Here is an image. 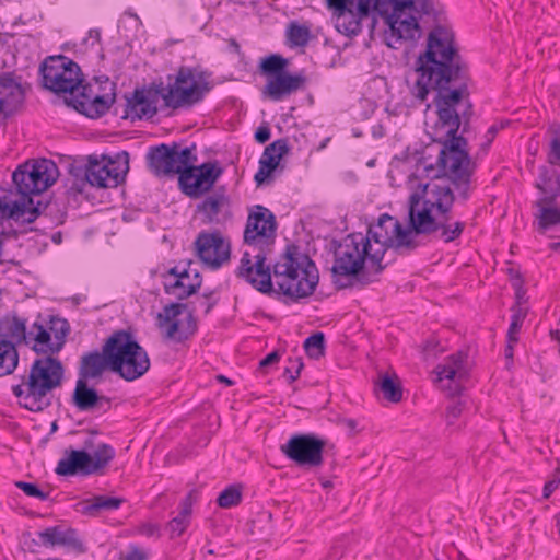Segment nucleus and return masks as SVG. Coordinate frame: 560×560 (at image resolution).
Listing matches in <instances>:
<instances>
[{"label":"nucleus","instance_id":"39448f33","mask_svg":"<svg viewBox=\"0 0 560 560\" xmlns=\"http://www.w3.org/2000/svg\"><path fill=\"white\" fill-rule=\"evenodd\" d=\"M58 175V167L51 160L42 159L20 165L13 172L12 179L21 200L13 203L9 217L22 223H32L40 217L42 202L35 203L32 196H39L47 190L57 180Z\"/></svg>","mask_w":560,"mask_h":560},{"label":"nucleus","instance_id":"bf43d9fd","mask_svg":"<svg viewBox=\"0 0 560 560\" xmlns=\"http://www.w3.org/2000/svg\"><path fill=\"white\" fill-rule=\"evenodd\" d=\"M517 341H511L508 339V346L505 348V357L511 359L513 357V345Z\"/></svg>","mask_w":560,"mask_h":560},{"label":"nucleus","instance_id":"4d7b16f0","mask_svg":"<svg viewBox=\"0 0 560 560\" xmlns=\"http://www.w3.org/2000/svg\"><path fill=\"white\" fill-rule=\"evenodd\" d=\"M215 301L211 300V294H205L203 300L200 302L201 307L203 308L205 314H209L213 308Z\"/></svg>","mask_w":560,"mask_h":560},{"label":"nucleus","instance_id":"ea45409f","mask_svg":"<svg viewBox=\"0 0 560 560\" xmlns=\"http://www.w3.org/2000/svg\"><path fill=\"white\" fill-rule=\"evenodd\" d=\"M527 311L526 308L522 307L520 304H516L512 307V317H511V324L508 330V339L511 341H517L518 340V332L521 330V327L526 318Z\"/></svg>","mask_w":560,"mask_h":560},{"label":"nucleus","instance_id":"e2e57ef3","mask_svg":"<svg viewBox=\"0 0 560 560\" xmlns=\"http://www.w3.org/2000/svg\"><path fill=\"white\" fill-rule=\"evenodd\" d=\"M549 248H550L551 250H558V249H560V242H552V243H550V244H549Z\"/></svg>","mask_w":560,"mask_h":560},{"label":"nucleus","instance_id":"bb28decb","mask_svg":"<svg viewBox=\"0 0 560 560\" xmlns=\"http://www.w3.org/2000/svg\"><path fill=\"white\" fill-rule=\"evenodd\" d=\"M25 98L21 77L14 72L0 74V114L12 115L19 110Z\"/></svg>","mask_w":560,"mask_h":560},{"label":"nucleus","instance_id":"20e7f679","mask_svg":"<svg viewBox=\"0 0 560 560\" xmlns=\"http://www.w3.org/2000/svg\"><path fill=\"white\" fill-rule=\"evenodd\" d=\"M372 242L362 233H351L342 238L335 252L331 271L334 283L342 289L352 284V279L368 284L376 280L385 265L380 257H372Z\"/></svg>","mask_w":560,"mask_h":560},{"label":"nucleus","instance_id":"5fc2aeb1","mask_svg":"<svg viewBox=\"0 0 560 560\" xmlns=\"http://www.w3.org/2000/svg\"><path fill=\"white\" fill-rule=\"evenodd\" d=\"M147 553L137 548V547H133L126 556L125 560H147Z\"/></svg>","mask_w":560,"mask_h":560},{"label":"nucleus","instance_id":"2eb2a0df","mask_svg":"<svg viewBox=\"0 0 560 560\" xmlns=\"http://www.w3.org/2000/svg\"><path fill=\"white\" fill-rule=\"evenodd\" d=\"M69 332L70 326L66 319L51 316L46 325L34 323L26 330L24 343L37 353L52 357L62 349Z\"/></svg>","mask_w":560,"mask_h":560},{"label":"nucleus","instance_id":"0e129e2a","mask_svg":"<svg viewBox=\"0 0 560 560\" xmlns=\"http://www.w3.org/2000/svg\"><path fill=\"white\" fill-rule=\"evenodd\" d=\"M375 25H376V19H375V18H372V20H371V25H370V26H371V32H373V31H374Z\"/></svg>","mask_w":560,"mask_h":560},{"label":"nucleus","instance_id":"a19ab883","mask_svg":"<svg viewBox=\"0 0 560 560\" xmlns=\"http://www.w3.org/2000/svg\"><path fill=\"white\" fill-rule=\"evenodd\" d=\"M304 349L310 358L319 359L325 351V336L323 332H315L304 341Z\"/></svg>","mask_w":560,"mask_h":560},{"label":"nucleus","instance_id":"b1692460","mask_svg":"<svg viewBox=\"0 0 560 560\" xmlns=\"http://www.w3.org/2000/svg\"><path fill=\"white\" fill-rule=\"evenodd\" d=\"M222 173L218 162H206L182 172L178 182L187 196L196 198L209 191Z\"/></svg>","mask_w":560,"mask_h":560},{"label":"nucleus","instance_id":"ddd939ff","mask_svg":"<svg viewBox=\"0 0 560 560\" xmlns=\"http://www.w3.org/2000/svg\"><path fill=\"white\" fill-rule=\"evenodd\" d=\"M115 451L108 444H100L93 453L85 450L66 451L55 469L59 476L93 475L103 470L114 458Z\"/></svg>","mask_w":560,"mask_h":560},{"label":"nucleus","instance_id":"dca6fc26","mask_svg":"<svg viewBox=\"0 0 560 560\" xmlns=\"http://www.w3.org/2000/svg\"><path fill=\"white\" fill-rule=\"evenodd\" d=\"M115 84L106 80L104 85L100 83L83 84L77 90L75 95H70L68 103L81 114L90 118H98L106 114L115 102Z\"/></svg>","mask_w":560,"mask_h":560},{"label":"nucleus","instance_id":"c85d7f7f","mask_svg":"<svg viewBox=\"0 0 560 560\" xmlns=\"http://www.w3.org/2000/svg\"><path fill=\"white\" fill-rule=\"evenodd\" d=\"M197 209L206 224H222L231 218L230 200L223 192L207 196Z\"/></svg>","mask_w":560,"mask_h":560},{"label":"nucleus","instance_id":"13d9d810","mask_svg":"<svg viewBox=\"0 0 560 560\" xmlns=\"http://www.w3.org/2000/svg\"><path fill=\"white\" fill-rule=\"evenodd\" d=\"M438 346H439V342H438V341H435V340H433V339H432V340H428V341L424 343V346H423V352H424V354H425V355H431V354L435 355L434 350H435V348H436Z\"/></svg>","mask_w":560,"mask_h":560},{"label":"nucleus","instance_id":"58836bf2","mask_svg":"<svg viewBox=\"0 0 560 560\" xmlns=\"http://www.w3.org/2000/svg\"><path fill=\"white\" fill-rule=\"evenodd\" d=\"M285 35L289 47H305L311 39V30L306 25L291 22L287 27Z\"/></svg>","mask_w":560,"mask_h":560},{"label":"nucleus","instance_id":"393cba45","mask_svg":"<svg viewBox=\"0 0 560 560\" xmlns=\"http://www.w3.org/2000/svg\"><path fill=\"white\" fill-rule=\"evenodd\" d=\"M195 247L199 258L212 269H218L230 259V242L219 231L200 232Z\"/></svg>","mask_w":560,"mask_h":560},{"label":"nucleus","instance_id":"de8ad7c7","mask_svg":"<svg viewBox=\"0 0 560 560\" xmlns=\"http://www.w3.org/2000/svg\"><path fill=\"white\" fill-rule=\"evenodd\" d=\"M464 411V402L462 400L454 401L446 409V422L453 425Z\"/></svg>","mask_w":560,"mask_h":560},{"label":"nucleus","instance_id":"c756f323","mask_svg":"<svg viewBox=\"0 0 560 560\" xmlns=\"http://www.w3.org/2000/svg\"><path fill=\"white\" fill-rule=\"evenodd\" d=\"M289 151L288 140L278 139L267 145L259 160V168L255 174V182L258 186L262 185L278 167L282 156Z\"/></svg>","mask_w":560,"mask_h":560},{"label":"nucleus","instance_id":"412c9836","mask_svg":"<svg viewBox=\"0 0 560 560\" xmlns=\"http://www.w3.org/2000/svg\"><path fill=\"white\" fill-rule=\"evenodd\" d=\"M468 355L464 351H457L446 357L443 363L435 370L434 383L448 396L459 395L463 390V382L468 376Z\"/></svg>","mask_w":560,"mask_h":560},{"label":"nucleus","instance_id":"f03ea898","mask_svg":"<svg viewBox=\"0 0 560 560\" xmlns=\"http://www.w3.org/2000/svg\"><path fill=\"white\" fill-rule=\"evenodd\" d=\"M209 74L189 67H180L175 75L167 77V83L160 82L148 89L135 90L127 98L126 117L131 119L151 118L158 112V101L161 98L167 108L189 109L203 101L211 91Z\"/></svg>","mask_w":560,"mask_h":560},{"label":"nucleus","instance_id":"09e8293b","mask_svg":"<svg viewBox=\"0 0 560 560\" xmlns=\"http://www.w3.org/2000/svg\"><path fill=\"white\" fill-rule=\"evenodd\" d=\"M511 124L510 120L505 119V120H500V121H495L494 124H492L488 131H487V142L485 144H482V147H489L491 144V142L493 141V139L495 138L497 133L504 129L505 127H508L509 125Z\"/></svg>","mask_w":560,"mask_h":560},{"label":"nucleus","instance_id":"3c124183","mask_svg":"<svg viewBox=\"0 0 560 560\" xmlns=\"http://www.w3.org/2000/svg\"><path fill=\"white\" fill-rule=\"evenodd\" d=\"M560 486V468H557L552 478L544 486V499H548L551 493Z\"/></svg>","mask_w":560,"mask_h":560},{"label":"nucleus","instance_id":"8fccbe9b","mask_svg":"<svg viewBox=\"0 0 560 560\" xmlns=\"http://www.w3.org/2000/svg\"><path fill=\"white\" fill-rule=\"evenodd\" d=\"M197 501V491L191 490L188 492L186 498L180 503V512L179 514L185 515L190 518L192 504Z\"/></svg>","mask_w":560,"mask_h":560},{"label":"nucleus","instance_id":"a18cd8bd","mask_svg":"<svg viewBox=\"0 0 560 560\" xmlns=\"http://www.w3.org/2000/svg\"><path fill=\"white\" fill-rule=\"evenodd\" d=\"M189 517L178 513L177 516L173 517L168 523V529L172 536H180L189 524Z\"/></svg>","mask_w":560,"mask_h":560},{"label":"nucleus","instance_id":"e433bc0d","mask_svg":"<svg viewBox=\"0 0 560 560\" xmlns=\"http://www.w3.org/2000/svg\"><path fill=\"white\" fill-rule=\"evenodd\" d=\"M19 351L10 341L0 340V377L11 375L18 368Z\"/></svg>","mask_w":560,"mask_h":560},{"label":"nucleus","instance_id":"a211bd4d","mask_svg":"<svg viewBox=\"0 0 560 560\" xmlns=\"http://www.w3.org/2000/svg\"><path fill=\"white\" fill-rule=\"evenodd\" d=\"M276 233V215L268 208L261 205L249 208L243 235L247 247L272 249Z\"/></svg>","mask_w":560,"mask_h":560},{"label":"nucleus","instance_id":"37998d69","mask_svg":"<svg viewBox=\"0 0 560 560\" xmlns=\"http://www.w3.org/2000/svg\"><path fill=\"white\" fill-rule=\"evenodd\" d=\"M242 501V492L237 487L230 486L224 489L218 497V505L223 509L236 506Z\"/></svg>","mask_w":560,"mask_h":560},{"label":"nucleus","instance_id":"0eeeda50","mask_svg":"<svg viewBox=\"0 0 560 560\" xmlns=\"http://www.w3.org/2000/svg\"><path fill=\"white\" fill-rule=\"evenodd\" d=\"M62 363L54 357L35 359L20 383L12 386L18 404L33 412L45 410L51 405V392L63 378Z\"/></svg>","mask_w":560,"mask_h":560},{"label":"nucleus","instance_id":"f257e3e1","mask_svg":"<svg viewBox=\"0 0 560 560\" xmlns=\"http://www.w3.org/2000/svg\"><path fill=\"white\" fill-rule=\"evenodd\" d=\"M467 67L455 45L452 30L438 25L428 35L427 48L415 63L408 79L410 94L420 103L435 92L436 119L427 122L432 140L443 144L438 164L450 178L457 196L467 200L472 190L475 165L467 151V141L457 136L460 126L456 106L466 92Z\"/></svg>","mask_w":560,"mask_h":560},{"label":"nucleus","instance_id":"f3484780","mask_svg":"<svg viewBox=\"0 0 560 560\" xmlns=\"http://www.w3.org/2000/svg\"><path fill=\"white\" fill-rule=\"evenodd\" d=\"M271 252L272 249L247 247L235 271L240 279L248 282L261 293L273 291L272 269L270 264H266L267 256Z\"/></svg>","mask_w":560,"mask_h":560},{"label":"nucleus","instance_id":"a878e982","mask_svg":"<svg viewBox=\"0 0 560 560\" xmlns=\"http://www.w3.org/2000/svg\"><path fill=\"white\" fill-rule=\"evenodd\" d=\"M109 337L102 346V350L85 352L79 363V377L89 381H100L107 371L113 372Z\"/></svg>","mask_w":560,"mask_h":560},{"label":"nucleus","instance_id":"680f3d73","mask_svg":"<svg viewBox=\"0 0 560 560\" xmlns=\"http://www.w3.org/2000/svg\"><path fill=\"white\" fill-rule=\"evenodd\" d=\"M217 378L221 383H224L226 385H232V381L224 375H218Z\"/></svg>","mask_w":560,"mask_h":560},{"label":"nucleus","instance_id":"473e14b6","mask_svg":"<svg viewBox=\"0 0 560 560\" xmlns=\"http://www.w3.org/2000/svg\"><path fill=\"white\" fill-rule=\"evenodd\" d=\"M89 380L79 377L73 392V402L82 411L93 408L109 406L110 400L105 396H98L96 390L88 385Z\"/></svg>","mask_w":560,"mask_h":560},{"label":"nucleus","instance_id":"79ce46f5","mask_svg":"<svg viewBox=\"0 0 560 560\" xmlns=\"http://www.w3.org/2000/svg\"><path fill=\"white\" fill-rule=\"evenodd\" d=\"M172 147L174 149V155L175 159L179 162L177 164L179 165V171L186 172V170L194 167L192 162L196 161V155H194L192 151L196 149V145L194 144L190 148H185L183 150H179V145L176 142L172 143Z\"/></svg>","mask_w":560,"mask_h":560},{"label":"nucleus","instance_id":"1a4fd4ad","mask_svg":"<svg viewBox=\"0 0 560 560\" xmlns=\"http://www.w3.org/2000/svg\"><path fill=\"white\" fill-rule=\"evenodd\" d=\"M372 242V257L384 259L387 248H394L399 254H409L420 243L415 226L405 228L398 219L384 213L377 223L369 226L365 235Z\"/></svg>","mask_w":560,"mask_h":560},{"label":"nucleus","instance_id":"cd10ccee","mask_svg":"<svg viewBox=\"0 0 560 560\" xmlns=\"http://www.w3.org/2000/svg\"><path fill=\"white\" fill-rule=\"evenodd\" d=\"M147 162L155 176H174L176 174L180 176L178 161L175 159L172 145L162 143L151 147L147 153Z\"/></svg>","mask_w":560,"mask_h":560},{"label":"nucleus","instance_id":"603ef678","mask_svg":"<svg viewBox=\"0 0 560 560\" xmlns=\"http://www.w3.org/2000/svg\"><path fill=\"white\" fill-rule=\"evenodd\" d=\"M302 368L303 363L300 359L292 361V366L285 368L283 375L289 383H293L300 376Z\"/></svg>","mask_w":560,"mask_h":560},{"label":"nucleus","instance_id":"f8f14e48","mask_svg":"<svg viewBox=\"0 0 560 560\" xmlns=\"http://www.w3.org/2000/svg\"><path fill=\"white\" fill-rule=\"evenodd\" d=\"M40 73L44 86L57 94L74 96L83 81L78 63L62 55L47 57L40 66Z\"/></svg>","mask_w":560,"mask_h":560},{"label":"nucleus","instance_id":"6e6d98bb","mask_svg":"<svg viewBox=\"0 0 560 560\" xmlns=\"http://www.w3.org/2000/svg\"><path fill=\"white\" fill-rule=\"evenodd\" d=\"M279 359H280V357H279L278 352L273 351V352L269 353L268 355H266V357L260 361L259 366H260L261 369H264V368H266V366H268V365H271V364H273V363L278 362V361H279Z\"/></svg>","mask_w":560,"mask_h":560},{"label":"nucleus","instance_id":"69168bd1","mask_svg":"<svg viewBox=\"0 0 560 560\" xmlns=\"http://www.w3.org/2000/svg\"><path fill=\"white\" fill-rule=\"evenodd\" d=\"M95 35H96V38L98 39L100 38V33L96 32Z\"/></svg>","mask_w":560,"mask_h":560},{"label":"nucleus","instance_id":"49530a36","mask_svg":"<svg viewBox=\"0 0 560 560\" xmlns=\"http://www.w3.org/2000/svg\"><path fill=\"white\" fill-rule=\"evenodd\" d=\"M548 162L560 166V130L556 132L555 137L550 141Z\"/></svg>","mask_w":560,"mask_h":560},{"label":"nucleus","instance_id":"4468645a","mask_svg":"<svg viewBox=\"0 0 560 560\" xmlns=\"http://www.w3.org/2000/svg\"><path fill=\"white\" fill-rule=\"evenodd\" d=\"M129 171V154L126 151L115 156L102 155L89 159L85 167L86 182L97 188H114L125 180Z\"/></svg>","mask_w":560,"mask_h":560},{"label":"nucleus","instance_id":"7ed1b4c3","mask_svg":"<svg viewBox=\"0 0 560 560\" xmlns=\"http://www.w3.org/2000/svg\"><path fill=\"white\" fill-rule=\"evenodd\" d=\"M455 201L453 189L447 184H420L408 199L409 223L417 236L434 235L444 243L456 241L463 234L466 223L454 220L452 208Z\"/></svg>","mask_w":560,"mask_h":560},{"label":"nucleus","instance_id":"9b49d317","mask_svg":"<svg viewBox=\"0 0 560 560\" xmlns=\"http://www.w3.org/2000/svg\"><path fill=\"white\" fill-rule=\"evenodd\" d=\"M288 59L277 54L260 60L259 73L268 78L262 89L266 98L278 102L304 88L306 78L288 72Z\"/></svg>","mask_w":560,"mask_h":560},{"label":"nucleus","instance_id":"6ab92c4d","mask_svg":"<svg viewBox=\"0 0 560 560\" xmlns=\"http://www.w3.org/2000/svg\"><path fill=\"white\" fill-rule=\"evenodd\" d=\"M334 10L335 27L348 37L357 36L362 30V20L368 19L372 0H326Z\"/></svg>","mask_w":560,"mask_h":560},{"label":"nucleus","instance_id":"6e6552de","mask_svg":"<svg viewBox=\"0 0 560 560\" xmlns=\"http://www.w3.org/2000/svg\"><path fill=\"white\" fill-rule=\"evenodd\" d=\"M373 9L384 19L388 30L385 42L388 47L398 49L404 40L419 38V19L434 11L431 0H372Z\"/></svg>","mask_w":560,"mask_h":560},{"label":"nucleus","instance_id":"5701e85b","mask_svg":"<svg viewBox=\"0 0 560 560\" xmlns=\"http://www.w3.org/2000/svg\"><path fill=\"white\" fill-rule=\"evenodd\" d=\"M191 265V261L187 264L179 262L163 275V285L167 294L178 300H185L199 290L202 278Z\"/></svg>","mask_w":560,"mask_h":560},{"label":"nucleus","instance_id":"aec40b11","mask_svg":"<svg viewBox=\"0 0 560 560\" xmlns=\"http://www.w3.org/2000/svg\"><path fill=\"white\" fill-rule=\"evenodd\" d=\"M158 326L165 338L183 342L189 339L197 330V322L187 305L172 303L158 314Z\"/></svg>","mask_w":560,"mask_h":560},{"label":"nucleus","instance_id":"72a5a7b5","mask_svg":"<svg viewBox=\"0 0 560 560\" xmlns=\"http://www.w3.org/2000/svg\"><path fill=\"white\" fill-rule=\"evenodd\" d=\"M538 231L545 233L548 229L560 224V207L552 198H539L534 202Z\"/></svg>","mask_w":560,"mask_h":560},{"label":"nucleus","instance_id":"423d86ee","mask_svg":"<svg viewBox=\"0 0 560 560\" xmlns=\"http://www.w3.org/2000/svg\"><path fill=\"white\" fill-rule=\"evenodd\" d=\"M273 291L291 301L311 296L319 281L315 262L299 246L290 244L272 266Z\"/></svg>","mask_w":560,"mask_h":560},{"label":"nucleus","instance_id":"4c0bfd02","mask_svg":"<svg viewBox=\"0 0 560 560\" xmlns=\"http://www.w3.org/2000/svg\"><path fill=\"white\" fill-rule=\"evenodd\" d=\"M396 380V376L382 374L375 383L376 387L383 394V397L392 402H398L402 398V389Z\"/></svg>","mask_w":560,"mask_h":560},{"label":"nucleus","instance_id":"c03bdc74","mask_svg":"<svg viewBox=\"0 0 560 560\" xmlns=\"http://www.w3.org/2000/svg\"><path fill=\"white\" fill-rule=\"evenodd\" d=\"M15 487L22 490L27 497L37 498L40 501H45L49 497L48 492H44L35 483L16 481Z\"/></svg>","mask_w":560,"mask_h":560},{"label":"nucleus","instance_id":"c9c22d12","mask_svg":"<svg viewBox=\"0 0 560 560\" xmlns=\"http://www.w3.org/2000/svg\"><path fill=\"white\" fill-rule=\"evenodd\" d=\"M124 499L106 497V495H95L92 499L83 501L82 504V513L85 515H96L98 512L113 511L120 508Z\"/></svg>","mask_w":560,"mask_h":560},{"label":"nucleus","instance_id":"864d4df0","mask_svg":"<svg viewBox=\"0 0 560 560\" xmlns=\"http://www.w3.org/2000/svg\"><path fill=\"white\" fill-rule=\"evenodd\" d=\"M270 129L268 126H260L257 128L256 132H255V140L258 142V143H265L267 142L269 139H270Z\"/></svg>","mask_w":560,"mask_h":560},{"label":"nucleus","instance_id":"2f4dec72","mask_svg":"<svg viewBox=\"0 0 560 560\" xmlns=\"http://www.w3.org/2000/svg\"><path fill=\"white\" fill-rule=\"evenodd\" d=\"M26 320L14 313L0 317V340L10 341L14 348L25 342Z\"/></svg>","mask_w":560,"mask_h":560},{"label":"nucleus","instance_id":"052dcab7","mask_svg":"<svg viewBox=\"0 0 560 560\" xmlns=\"http://www.w3.org/2000/svg\"><path fill=\"white\" fill-rule=\"evenodd\" d=\"M230 46L233 48V50L237 54L241 52V46L235 39L230 40Z\"/></svg>","mask_w":560,"mask_h":560},{"label":"nucleus","instance_id":"4be33fe9","mask_svg":"<svg viewBox=\"0 0 560 560\" xmlns=\"http://www.w3.org/2000/svg\"><path fill=\"white\" fill-rule=\"evenodd\" d=\"M325 441L312 434H295L280 446L282 454L299 466L318 467L323 464Z\"/></svg>","mask_w":560,"mask_h":560},{"label":"nucleus","instance_id":"9d476101","mask_svg":"<svg viewBox=\"0 0 560 560\" xmlns=\"http://www.w3.org/2000/svg\"><path fill=\"white\" fill-rule=\"evenodd\" d=\"M113 372L127 382L144 375L150 369V359L132 334L119 329L109 336Z\"/></svg>","mask_w":560,"mask_h":560},{"label":"nucleus","instance_id":"7c9ffc66","mask_svg":"<svg viewBox=\"0 0 560 560\" xmlns=\"http://www.w3.org/2000/svg\"><path fill=\"white\" fill-rule=\"evenodd\" d=\"M38 536L44 545L65 546L75 550H83V542L73 528L52 526L39 532Z\"/></svg>","mask_w":560,"mask_h":560},{"label":"nucleus","instance_id":"f704fd0d","mask_svg":"<svg viewBox=\"0 0 560 560\" xmlns=\"http://www.w3.org/2000/svg\"><path fill=\"white\" fill-rule=\"evenodd\" d=\"M535 187L542 194L540 198L556 200L560 196V173L541 167Z\"/></svg>","mask_w":560,"mask_h":560}]
</instances>
